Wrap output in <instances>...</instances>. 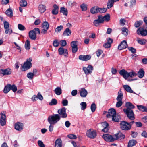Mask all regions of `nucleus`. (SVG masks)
I'll list each match as a JSON object with an SVG mask.
<instances>
[{
    "label": "nucleus",
    "mask_w": 147,
    "mask_h": 147,
    "mask_svg": "<svg viewBox=\"0 0 147 147\" xmlns=\"http://www.w3.org/2000/svg\"><path fill=\"white\" fill-rule=\"evenodd\" d=\"M102 137L106 141L111 142H113L119 139H123L125 137V136L121 132H119L113 135L104 134L103 135Z\"/></svg>",
    "instance_id": "f257e3e1"
},
{
    "label": "nucleus",
    "mask_w": 147,
    "mask_h": 147,
    "mask_svg": "<svg viewBox=\"0 0 147 147\" xmlns=\"http://www.w3.org/2000/svg\"><path fill=\"white\" fill-rule=\"evenodd\" d=\"M120 74L123 76L125 79H127L128 77L133 78L136 77L137 74L134 71H131L128 72L125 69H122L119 71Z\"/></svg>",
    "instance_id": "f03ea898"
},
{
    "label": "nucleus",
    "mask_w": 147,
    "mask_h": 147,
    "mask_svg": "<svg viewBox=\"0 0 147 147\" xmlns=\"http://www.w3.org/2000/svg\"><path fill=\"white\" fill-rule=\"evenodd\" d=\"M61 119L60 116L58 114H54L49 116L48 118V121L50 124H55Z\"/></svg>",
    "instance_id": "7ed1b4c3"
},
{
    "label": "nucleus",
    "mask_w": 147,
    "mask_h": 147,
    "mask_svg": "<svg viewBox=\"0 0 147 147\" xmlns=\"http://www.w3.org/2000/svg\"><path fill=\"white\" fill-rule=\"evenodd\" d=\"M123 111L130 119L133 120L135 119L134 114L133 111L131 108L124 109Z\"/></svg>",
    "instance_id": "20e7f679"
},
{
    "label": "nucleus",
    "mask_w": 147,
    "mask_h": 147,
    "mask_svg": "<svg viewBox=\"0 0 147 147\" xmlns=\"http://www.w3.org/2000/svg\"><path fill=\"white\" fill-rule=\"evenodd\" d=\"M86 134L88 138L93 139L96 138L97 133L96 130L90 129L87 130Z\"/></svg>",
    "instance_id": "39448f33"
},
{
    "label": "nucleus",
    "mask_w": 147,
    "mask_h": 147,
    "mask_svg": "<svg viewBox=\"0 0 147 147\" xmlns=\"http://www.w3.org/2000/svg\"><path fill=\"white\" fill-rule=\"evenodd\" d=\"M116 114V111L114 109H109L108 114L107 115V118H111L113 121H117L118 120V118L117 117L115 119L114 116Z\"/></svg>",
    "instance_id": "423d86ee"
},
{
    "label": "nucleus",
    "mask_w": 147,
    "mask_h": 147,
    "mask_svg": "<svg viewBox=\"0 0 147 147\" xmlns=\"http://www.w3.org/2000/svg\"><path fill=\"white\" fill-rule=\"evenodd\" d=\"M32 61V59L31 58H30L28 59L27 60V61L24 63L22 67V70L25 71L31 68L32 66V63H31V62Z\"/></svg>",
    "instance_id": "0eeeda50"
},
{
    "label": "nucleus",
    "mask_w": 147,
    "mask_h": 147,
    "mask_svg": "<svg viewBox=\"0 0 147 147\" xmlns=\"http://www.w3.org/2000/svg\"><path fill=\"white\" fill-rule=\"evenodd\" d=\"M120 126L121 129L123 130H128L131 128V126H129L128 123L125 121H121Z\"/></svg>",
    "instance_id": "6e6552de"
},
{
    "label": "nucleus",
    "mask_w": 147,
    "mask_h": 147,
    "mask_svg": "<svg viewBox=\"0 0 147 147\" xmlns=\"http://www.w3.org/2000/svg\"><path fill=\"white\" fill-rule=\"evenodd\" d=\"M4 26L5 32L6 34H8V33L11 34L13 32L12 29L11 28H9V24L7 21L4 22Z\"/></svg>",
    "instance_id": "1a4fd4ad"
},
{
    "label": "nucleus",
    "mask_w": 147,
    "mask_h": 147,
    "mask_svg": "<svg viewBox=\"0 0 147 147\" xmlns=\"http://www.w3.org/2000/svg\"><path fill=\"white\" fill-rule=\"evenodd\" d=\"M1 115L0 119V123L1 126H3L6 125V115L5 112L3 111L0 113Z\"/></svg>",
    "instance_id": "9d476101"
},
{
    "label": "nucleus",
    "mask_w": 147,
    "mask_h": 147,
    "mask_svg": "<svg viewBox=\"0 0 147 147\" xmlns=\"http://www.w3.org/2000/svg\"><path fill=\"white\" fill-rule=\"evenodd\" d=\"M66 110V109L64 107L60 108L58 109V113L59 114H58L61 117L66 118L67 117V115Z\"/></svg>",
    "instance_id": "9b49d317"
},
{
    "label": "nucleus",
    "mask_w": 147,
    "mask_h": 147,
    "mask_svg": "<svg viewBox=\"0 0 147 147\" xmlns=\"http://www.w3.org/2000/svg\"><path fill=\"white\" fill-rule=\"evenodd\" d=\"M137 33L138 34L144 36L147 35V30L144 29L143 27H140L138 29Z\"/></svg>",
    "instance_id": "f8f14e48"
},
{
    "label": "nucleus",
    "mask_w": 147,
    "mask_h": 147,
    "mask_svg": "<svg viewBox=\"0 0 147 147\" xmlns=\"http://www.w3.org/2000/svg\"><path fill=\"white\" fill-rule=\"evenodd\" d=\"M103 23V20L99 15L98 16V19L94 20L93 22L94 25L96 27L98 26L100 24Z\"/></svg>",
    "instance_id": "ddd939ff"
},
{
    "label": "nucleus",
    "mask_w": 147,
    "mask_h": 147,
    "mask_svg": "<svg viewBox=\"0 0 147 147\" xmlns=\"http://www.w3.org/2000/svg\"><path fill=\"white\" fill-rule=\"evenodd\" d=\"M58 51L60 55L63 54L65 57H68V51L67 49H64L63 47H61L59 49Z\"/></svg>",
    "instance_id": "4468645a"
},
{
    "label": "nucleus",
    "mask_w": 147,
    "mask_h": 147,
    "mask_svg": "<svg viewBox=\"0 0 147 147\" xmlns=\"http://www.w3.org/2000/svg\"><path fill=\"white\" fill-rule=\"evenodd\" d=\"M11 73V70L10 69H0V74H2L3 76L10 75Z\"/></svg>",
    "instance_id": "2eb2a0df"
},
{
    "label": "nucleus",
    "mask_w": 147,
    "mask_h": 147,
    "mask_svg": "<svg viewBox=\"0 0 147 147\" xmlns=\"http://www.w3.org/2000/svg\"><path fill=\"white\" fill-rule=\"evenodd\" d=\"M93 69V67L91 65H88L87 68L85 67L83 68V70L86 74L91 73Z\"/></svg>",
    "instance_id": "dca6fc26"
},
{
    "label": "nucleus",
    "mask_w": 147,
    "mask_h": 147,
    "mask_svg": "<svg viewBox=\"0 0 147 147\" xmlns=\"http://www.w3.org/2000/svg\"><path fill=\"white\" fill-rule=\"evenodd\" d=\"M23 124L21 123L17 122L14 125L15 129L18 131H20L23 129Z\"/></svg>",
    "instance_id": "f3484780"
},
{
    "label": "nucleus",
    "mask_w": 147,
    "mask_h": 147,
    "mask_svg": "<svg viewBox=\"0 0 147 147\" xmlns=\"http://www.w3.org/2000/svg\"><path fill=\"white\" fill-rule=\"evenodd\" d=\"M127 46L126 41L125 40L123 41L118 46V49L119 50L126 48Z\"/></svg>",
    "instance_id": "a211bd4d"
},
{
    "label": "nucleus",
    "mask_w": 147,
    "mask_h": 147,
    "mask_svg": "<svg viewBox=\"0 0 147 147\" xmlns=\"http://www.w3.org/2000/svg\"><path fill=\"white\" fill-rule=\"evenodd\" d=\"M80 93V96L82 98L86 97L88 93L87 91L84 88L81 89Z\"/></svg>",
    "instance_id": "6ab92c4d"
},
{
    "label": "nucleus",
    "mask_w": 147,
    "mask_h": 147,
    "mask_svg": "<svg viewBox=\"0 0 147 147\" xmlns=\"http://www.w3.org/2000/svg\"><path fill=\"white\" fill-rule=\"evenodd\" d=\"M101 125L104 128L102 129V131L104 132H107L109 129L108 124L106 122H104L101 123Z\"/></svg>",
    "instance_id": "aec40b11"
},
{
    "label": "nucleus",
    "mask_w": 147,
    "mask_h": 147,
    "mask_svg": "<svg viewBox=\"0 0 147 147\" xmlns=\"http://www.w3.org/2000/svg\"><path fill=\"white\" fill-rule=\"evenodd\" d=\"M91 58V56L89 55H81L79 57V59L83 61H87L89 60Z\"/></svg>",
    "instance_id": "412c9836"
},
{
    "label": "nucleus",
    "mask_w": 147,
    "mask_h": 147,
    "mask_svg": "<svg viewBox=\"0 0 147 147\" xmlns=\"http://www.w3.org/2000/svg\"><path fill=\"white\" fill-rule=\"evenodd\" d=\"M107 42L105 43L103 45V47L105 48H108L110 47L111 45V44L112 43L113 40L109 38L107 40Z\"/></svg>",
    "instance_id": "4be33fe9"
},
{
    "label": "nucleus",
    "mask_w": 147,
    "mask_h": 147,
    "mask_svg": "<svg viewBox=\"0 0 147 147\" xmlns=\"http://www.w3.org/2000/svg\"><path fill=\"white\" fill-rule=\"evenodd\" d=\"M29 37L32 40H35L36 38V33L34 30H31L29 32Z\"/></svg>",
    "instance_id": "5701e85b"
},
{
    "label": "nucleus",
    "mask_w": 147,
    "mask_h": 147,
    "mask_svg": "<svg viewBox=\"0 0 147 147\" xmlns=\"http://www.w3.org/2000/svg\"><path fill=\"white\" fill-rule=\"evenodd\" d=\"M55 143V147H62V141L60 139H57Z\"/></svg>",
    "instance_id": "b1692460"
},
{
    "label": "nucleus",
    "mask_w": 147,
    "mask_h": 147,
    "mask_svg": "<svg viewBox=\"0 0 147 147\" xmlns=\"http://www.w3.org/2000/svg\"><path fill=\"white\" fill-rule=\"evenodd\" d=\"M123 87L127 92L130 93H133L134 92L129 86L128 85H124L123 86Z\"/></svg>",
    "instance_id": "393cba45"
},
{
    "label": "nucleus",
    "mask_w": 147,
    "mask_h": 147,
    "mask_svg": "<svg viewBox=\"0 0 147 147\" xmlns=\"http://www.w3.org/2000/svg\"><path fill=\"white\" fill-rule=\"evenodd\" d=\"M54 92L56 95H60L62 94V90L61 87H57L54 90Z\"/></svg>",
    "instance_id": "a878e982"
},
{
    "label": "nucleus",
    "mask_w": 147,
    "mask_h": 147,
    "mask_svg": "<svg viewBox=\"0 0 147 147\" xmlns=\"http://www.w3.org/2000/svg\"><path fill=\"white\" fill-rule=\"evenodd\" d=\"M137 143V141L134 140H131L129 141L128 143V147H132Z\"/></svg>",
    "instance_id": "bb28decb"
},
{
    "label": "nucleus",
    "mask_w": 147,
    "mask_h": 147,
    "mask_svg": "<svg viewBox=\"0 0 147 147\" xmlns=\"http://www.w3.org/2000/svg\"><path fill=\"white\" fill-rule=\"evenodd\" d=\"M144 71L143 69H140L137 73L138 76L140 78H142L144 76Z\"/></svg>",
    "instance_id": "cd10ccee"
},
{
    "label": "nucleus",
    "mask_w": 147,
    "mask_h": 147,
    "mask_svg": "<svg viewBox=\"0 0 147 147\" xmlns=\"http://www.w3.org/2000/svg\"><path fill=\"white\" fill-rule=\"evenodd\" d=\"M71 30L69 28H67L64 31L63 35L64 36H70L71 35Z\"/></svg>",
    "instance_id": "c85d7f7f"
},
{
    "label": "nucleus",
    "mask_w": 147,
    "mask_h": 147,
    "mask_svg": "<svg viewBox=\"0 0 147 147\" xmlns=\"http://www.w3.org/2000/svg\"><path fill=\"white\" fill-rule=\"evenodd\" d=\"M46 6L43 5H40L38 7V10L41 13H43L46 11Z\"/></svg>",
    "instance_id": "c756f323"
},
{
    "label": "nucleus",
    "mask_w": 147,
    "mask_h": 147,
    "mask_svg": "<svg viewBox=\"0 0 147 147\" xmlns=\"http://www.w3.org/2000/svg\"><path fill=\"white\" fill-rule=\"evenodd\" d=\"M11 85L9 84L6 86L4 89L3 92L5 94H7L10 90Z\"/></svg>",
    "instance_id": "7c9ffc66"
},
{
    "label": "nucleus",
    "mask_w": 147,
    "mask_h": 147,
    "mask_svg": "<svg viewBox=\"0 0 147 147\" xmlns=\"http://www.w3.org/2000/svg\"><path fill=\"white\" fill-rule=\"evenodd\" d=\"M99 16L101 17L103 20V23L105 20L107 22L109 21L110 19V16L109 14H107L103 16L101 15H100Z\"/></svg>",
    "instance_id": "2f4dec72"
},
{
    "label": "nucleus",
    "mask_w": 147,
    "mask_h": 147,
    "mask_svg": "<svg viewBox=\"0 0 147 147\" xmlns=\"http://www.w3.org/2000/svg\"><path fill=\"white\" fill-rule=\"evenodd\" d=\"M123 97V93L121 90L119 91L118 92V96L116 98V100H121L122 101V99Z\"/></svg>",
    "instance_id": "473e14b6"
},
{
    "label": "nucleus",
    "mask_w": 147,
    "mask_h": 147,
    "mask_svg": "<svg viewBox=\"0 0 147 147\" xmlns=\"http://www.w3.org/2000/svg\"><path fill=\"white\" fill-rule=\"evenodd\" d=\"M138 109L140 111L143 112H147V108L142 105H137Z\"/></svg>",
    "instance_id": "72a5a7b5"
},
{
    "label": "nucleus",
    "mask_w": 147,
    "mask_h": 147,
    "mask_svg": "<svg viewBox=\"0 0 147 147\" xmlns=\"http://www.w3.org/2000/svg\"><path fill=\"white\" fill-rule=\"evenodd\" d=\"M121 30L122 31V34L125 36H127L128 35V30L126 27H124L121 28Z\"/></svg>",
    "instance_id": "f704fd0d"
},
{
    "label": "nucleus",
    "mask_w": 147,
    "mask_h": 147,
    "mask_svg": "<svg viewBox=\"0 0 147 147\" xmlns=\"http://www.w3.org/2000/svg\"><path fill=\"white\" fill-rule=\"evenodd\" d=\"M6 14L9 17H11L13 16V11L11 9H7L5 12Z\"/></svg>",
    "instance_id": "c9c22d12"
},
{
    "label": "nucleus",
    "mask_w": 147,
    "mask_h": 147,
    "mask_svg": "<svg viewBox=\"0 0 147 147\" xmlns=\"http://www.w3.org/2000/svg\"><path fill=\"white\" fill-rule=\"evenodd\" d=\"M98 7H92L90 9V12L92 14H94L98 13Z\"/></svg>",
    "instance_id": "e433bc0d"
},
{
    "label": "nucleus",
    "mask_w": 147,
    "mask_h": 147,
    "mask_svg": "<svg viewBox=\"0 0 147 147\" xmlns=\"http://www.w3.org/2000/svg\"><path fill=\"white\" fill-rule=\"evenodd\" d=\"M63 29V27L62 25H60L57 26L55 29V31L56 33H58L60 32L61 30Z\"/></svg>",
    "instance_id": "4c0bfd02"
},
{
    "label": "nucleus",
    "mask_w": 147,
    "mask_h": 147,
    "mask_svg": "<svg viewBox=\"0 0 147 147\" xmlns=\"http://www.w3.org/2000/svg\"><path fill=\"white\" fill-rule=\"evenodd\" d=\"M125 106L126 108H131V109L134 108L135 106L131 103L130 102H127L125 104Z\"/></svg>",
    "instance_id": "58836bf2"
},
{
    "label": "nucleus",
    "mask_w": 147,
    "mask_h": 147,
    "mask_svg": "<svg viewBox=\"0 0 147 147\" xmlns=\"http://www.w3.org/2000/svg\"><path fill=\"white\" fill-rule=\"evenodd\" d=\"M42 28L48 29L49 28V25L48 22H44L42 24Z\"/></svg>",
    "instance_id": "ea45409f"
},
{
    "label": "nucleus",
    "mask_w": 147,
    "mask_h": 147,
    "mask_svg": "<svg viewBox=\"0 0 147 147\" xmlns=\"http://www.w3.org/2000/svg\"><path fill=\"white\" fill-rule=\"evenodd\" d=\"M60 12L62 13L64 15L67 16V15L68 12L67 9L64 7H62L61 8Z\"/></svg>",
    "instance_id": "a19ab883"
},
{
    "label": "nucleus",
    "mask_w": 147,
    "mask_h": 147,
    "mask_svg": "<svg viewBox=\"0 0 147 147\" xmlns=\"http://www.w3.org/2000/svg\"><path fill=\"white\" fill-rule=\"evenodd\" d=\"M25 47L26 49L29 50L30 48V41L27 40L25 44Z\"/></svg>",
    "instance_id": "79ce46f5"
},
{
    "label": "nucleus",
    "mask_w": 147,
    "mask_h": 147,
    "mask_svg": "<svg viewBox=\"0 0 147 147\" xmlns=\"http://www.w3.org/2000/svg\"><path fill=\"white\" fill-rule=\"evenodd\" d=\"M114 2L112 0H108L107 4V7L108 9L111 8L113 5Z\"/></svg>",
    "instance_id": "37998d69"
},
{
    "label": "nucleus",
    "mask_w": 147,
    "mask_h": 147,
    "mask_svg": "<svg viewBox=\"0 0 147 147\" xmlns=\"http://www.w3.org/2000/svg\"><path fill=\"white\" fill-rule=\"evenodd\" d=\"M77 4L76 2L74 1H70L68 2V5L71 7H72Z\"/></svg>",
    "instance_id": "c03bdc74"
},
{
    "label": "nucleus",
    "mask_w": 147,
    "mask_h": 147,
    "mask_svg": "<svg viewBox=\"0 0 147 147\" xmlns=\"http://www.w3.org/2000/svg\"><path fill=\"white\" fill-rule=\"evenodd\" d=\"M27 2L25 0H22L20 2V5L22 7H25L27 5Z\"/></svg>",
    "instance_id": "a18cd8bd"
},
{
    "label": "nucleus",
    "mask_w": 147,
    "mask_h": 147,
    "mask_svg": "<svg viewBox=\"0 0 147 147\" xmlns=\"http://www.w3.org/2000/svg\"><path fill=\"white\" fill-rule=\"evenodd\" d=\"M57 101L55 99H52L50 102L49 103L50 105H55L57 104Z\"/></svg>",
    "instance_id": "49530a36"
},
{
    "label": "nucleus",
    "mask_w": 147,
    "mask_h": 147,
    "mask_svg": "<svg viewBox=\"0 0 147 147\" xmlns=\"http://www.w3.org/2000/svg\"><path fill=\"white\" fill-rule=\"evenodd\" d=\"M143 23L142 21H138L136 22L134 24L135 27L136 28L138 27Z\"/></svg>",
    "instance_id": "de8ad7c7"
},
{
    "label": "nucleus",
    "mask_w": 147,
    "mask_h": 147,
    "mask_svg": "<svg viewBox=\"0 0 147 147\" xmlns=\"http://www.w3.org/2000/svg\"><path fill=\"white\" fill-rule=\"evenodd\" d=\"M18 27V29L21 31L24 30L26 29L24 26L21 24H19Z\"/></svg>",
    "instance_id": "09e8293b"
},
{
    "label": "nucleus",
    "mask_w": 147,
    "mask_h": 147,
    "mask_svg": "<svg viewBox=\"0 0 147 147\" xmlns=\"http://www.w3.org/2000/svg\"><path fill=\"white\" fill-rule=\"evenodd\" d=\"M34 76V74L32 72H29L27 75V77L30 80L32 79L33 78Z\"/></svg>",
    "instance_id": "8fccbe9b"
},
{
    "label": "nucleus",
    "mask_w": 147,
    "mask_h": 147,
    "mask_svg": "<svg viewBox=\"0 0 147 147\" xmlns=\"http://www.w3.org/2000/svg\"><path fill=\"white\" fill-rule=\"evenodd\" d=\"M107 10V9L104 8H98V13L99 12L101 13H105Z\"/></svg>",
    "instance_id": "3c124183"
},
{
    "label": "nucleus",
    "mask_w": 147,
    "mask_h": 147,
    "mask_svg": "<svg viewBox=\"0 0 147 147\" xmlns=\"http://www.w3.org/2000/svg\"><path fill=\"white\" fill-rule=\"evenodd\" d=\"M67 136L69 138L72 139H76L77 138L76 135L72 134H69Z\"/></svg>",
    "instance_id": "603ef678"
},
{
    "label": "nucleus",
    "mask_w": 147,
    "mask_h": 147,
    "mask_svg": "<svg viewBox=\"0 0 147 147\" xmlns=\"http://www.w3.org/2000/svg\"><path fill=\"white\" fill-rule=\"evenodd\" d=\"M59 45V42L57 40H55L53 41V45L55 47H57Z\"/></svg>",
    "instance_id": "864d4df0"
},
{
    "label": "nucleus",
    "mask_w": 147,
    "mask_h": 147,
    "mask_svg": "<svg viewBox=\"0 0 147 147\" xmlns=\"http://www.w3.org/2000/svg\"><path fill=\"white\" fill-rule=\"evenodd\" d=\"M77 42L76 41H73L71 43V45L72 48L78 47Z\"/></svg>",
    "instance_id": "5fc2aeb1"
},
{
    "label": "nucleus",
    "mask_w": 147,
    "mask_h": 147,
    "mask_svg": "<svg viewBox=\"0 0 147 147\" xmlns=\"http://www.w3.org/2000/svg\"><path fill=\"white\" fill-rule=\"evenodd\" d=\"M80 105L81 106V109L84 110L86 108L87 105L85 102H82L80 103Z\"/></svg>",
    "instance_id": "6e6d98bb"
},
{
    "label": "nucleus",
    "mask_w": 147,
    "mask_h": 147,
    "mask_svg": "<svg viewBox=\"0 0 147 147\" xmlns=\"http://www.w3.org/2000/svg\"><path fill=\"white\" fill-rule=\"evenodd\" d=\"M138 43L141 45H144L146 43V40L145 39H139L138 40Z\"/></svg>",
    "instance_id": "4d7b16f0"
},
{
    "label": "nucleus",
    "mask_w": 147,
    "mask_h": 147,
    "mask_svg": "<svg viewBox=\"0 0 147 147\" xmlns=\"http://www.w3.org/2000/svg\"><path fill=\"white\" fill-rule=\"evenodd\" d=\"M117 102L116 106L117 107H120L123 104V102L121 100H117Z\"/></svg>",
    "instance_id": "13d9d810"
},
{
    "label": "nucleus",
    "mask_w": 147,
    "mask_h": 147,
    "mask_svg": "<svg viewBox=\"0 0 147 147\" xmlns=\"http://www.w3.org/2000/svg\"><path fill=\"white\" fill-rule=\"evenodd\" d=\"M81 7L83 11H86L87 9V5L84 4H82L81 5Z\"/></svg>",
    "instance_id": "bf43d9fd"
},
{
    "label": "nucleus",
    "mask_w": 147,
    "mask_h": 147,
    "mask_svg": "<svg viewBox=\"0 0 147 147\" xmlns=\"http://www.w3.org/2000/svg\"><path fill=\"white\" fill-rule=\"evenodd\" d=\"M38 144L40 147H45V145L43 142L41 140L38 141Z\"/></svg>",
    "instance_id": "052dcab7"
},
{
    "label": "nucleus",
    "mask_w": 147,
    "mask_h": 147,
    "mask_svg": "<svg viewBox=\"0 0 147 147\" xmlns=\"http://www.w3.org/2000/svg\"><path fill=\"white\" fill-rule=\"evenodd\" d=\"M91 111L93 112L95 111L96 109V105L94 103H92L91 106L90 107Z\"/></svg>",
    "instance_id": "680f3d73"
},
{
    "label": "nucleus",
    "mask_w": 147,
    "mask_h": 147,
    "mask_svg": "<svg viewBox=\"0 0 147 147\" xmlns=\"http://www.w3.org/2000/svg\"><path fill=\"white\" fill-rule=\"evenodd\" d=\"M128 49L133 53H135L136 52V49L133 47H128Z\"/></svg>",
    "instance_id": "e2e57ef3"
},
{
    "label": "nucleus",
    "mask_w": 147,
    "mask_h": 147,
    "mask_svg": "<svg viewBox=\"0 0 147 147\" xmlns=\"http://www.w3.org/2000/svg\"><path fill=\"white\" fill-rule=\"evenodd\" d=\"M11 89L14 92H16L17 90V87L15 85H13L11 86Z\"/></svg>",
    "instance_id": "0e129e2a"
},
{
    "label": "nucleus",
    "mask_w": 147,
    "mask_h": 147,
    "mask_svg": "<svg viewBox=\"0 0 147 147\" xmlns=\"http://www.w3.org/2000/svg\"><path fill=\"white\" fill-rule=\"evenodd\" d=\"M131 5L130 6V7H132L133 6L136 4V0H131L130 1Z\"/></svg>",
    "instance_id": "69168bd1"
},
{
    "label": "nucleus",
    "mask_w": 147,
    "mask_h": 147,
    "mask_svg": "<svg viewBox=\"0 0 147 147\" xmlns=\"http://www.w3.org/2000/svg\"><path fill=\"white\" fill-rule=\"evenodd\" d=\"M37 96V98L41 100L43 99V97L40 92L38 93Z\"/></svg>",
    "instance_id": "338daca9"
},
{
    "label": "nucleus",
    "mask_w": 147,
    "mask_h": 147,
    "mask_svg": "<svg viewBox=\"0 0 147 147\" xmlns=\"http://www.w3.org/2000/svg\"><path fill=\"white\" fill-rule=\"evenodd\" d=\"M102 53V51L100 50H98L96 53V55L98 57H99Z\"/></svg>",
    "instance_id": "774afa93"
}]
</instances>
